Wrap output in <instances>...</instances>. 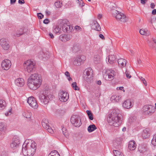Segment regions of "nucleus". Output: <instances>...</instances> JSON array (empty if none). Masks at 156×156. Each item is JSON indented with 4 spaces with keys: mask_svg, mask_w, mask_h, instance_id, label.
<instances>
[{
    "mask_svg": "<svg viewBox=\"0 0 156 156\" xmlns=\"http://www.w3.org/2000/svg\"><path fill=\"white\" fill-rule=\"evenodd\" d=\"M107 121L111 125L118 127L122 123V115L119 113L118 110H113L107 118Z\"/></svg>",
    "mask_w": 156,
    "mask_h": 156,
    "instance_id": "1",
    "label": "nucleus"
},
{
    "mask_svg": "<svg viewBox=\"0 0 156 156\" xmlns=\"http://www.w3.org/2000/svg\"><path fill=\"white\" fill-rule=\"evenodd\" d=\"M36 148V144L34 141L27 143L25 141L22 146V153L25 156H32L35 153Z\"/></svg>",
    "mask_w": 156,
    "mask_h": 156,
    "instance_id": "2",
    "label": "nucleus"
},
{
    "mask_svg": "<svg viewBox=\"0 0 156 156\" xmlns=\"http://www.w3.org/2000/svg\"><path fill=\"white\" fill-rule=\"evenodd\" d=\"M42 83L40 77L37 74L31 75L28 79L27 85L32 90H36L40 86Z\"/></svg>",
    "mask_w": 156,
    "mask_h": 156,
    "instance_id": "3",
    "label": "nucleus"
},
{
    "mask_svg": "<svg viewBox=\"0 0 156 156\" xmlns=\"http://www.w3.org/2000/svg\"><path fill=\"white\" fill-rule=\"evenodd\" d=\"M69 24V21L66 19H60L58 21V24L64 33H69L71 32L73 28Z\"/></svg>",
    "mask_w": 156,
    "mask_h": 156,
    "instance_id": "4",
    "label": "nucleus"
},
{
    "mask_svg": "<svg viewBox=\"0 0 156 156\" xmlns=\"http://www.w3.org/2000/svg\"><path fill=\"white\" fill-rule=\"evenodd\" d=\"M112 13L113 17L116 18L118 21L122 23L127 21V19L123 13L115 9L112 10Z\"/></svg>",
    "mask_w": 156,
    "mask_h": 156,
    "instance_id": "5",
    "label": "nucleus"
},
{
    "mask_svg": "<svg viewBox=\"0 0 156 156\" xmlns=\"http://www.w3.org/2000/svg\"><path fill=\"white\" fill-rule=\"evenodd\" d=\"M23 66L25 70L29 73L34 72L36 69L35 63L30 60L24 62Z\"/></svg>",
    "mask_w": 156,
    "mask_h": 156,
    "instance_id": "6",
    "label": "nucleus"
},
{
    "mask_svg": "<svg viewBox=\"0 0 156 156\" xmlns=\"http://www.w3.org/2000/svg\"><path fill=\"white\" fill-rule=\"evenodd\" d=\"M84 76L83 78L87 82H90L93 80V71L91 68H89L85 69L83 73Z\"/></svg>",
    "mask_w": 156,
    "mask_h": 156,
    "instance_id": "7",
    "label": "nucleus"
},
{
    "mask_svg": "<svg viewBox=\"0 0 156 156\" xmlns=\"http://www.w3.org/2000/svg\"><path fill=\"white\" fill-rule=\"evenodd\" d=\"M44 89L45 90L43 94H42L41 96L39 97V98L41 101L43 102L45 105H46L47 107L49 102V91L47 87H45Z\"/></svg>",
    "mask_w": 156,
    "mask_h": 156,
    "instance_id": "8",
    "label": "nucleus"
},
{
    "mask_svg": "<svg viewBox=\"0 0 156 156\" xmlns=\"http://www.w3.org/2000/svg\"><path fill=\"white\" fill-rule=\"evenodd\" d=\"M70 122L75 127H79L81 124L80 119L77 115H72L70 118Z\"/></svg>",
    "mask_w": 156,
    "mask_h": 156,
    "instance_id": "9",
    "label": "nucleus"
},
{
    "mask_svg": "<svg viewBox=\"0 0 156 156\" xmlns=\"http://www.w3.org/2000/svg\"><path fill=\"white\" fill-rule=\"evenodd\" d=\"M58 97L61 101L65 102L68 100L69 95L66 91L60 90L58 93Z\"/></svg>",
    "mask_w": 156,
    "mask_h": 156,
    "instance_id": "10",
    "label": "nucleus"
},
{
    "mask_svg": "<svg viewBox=\"0 0 156 156\" xmlns=\"http://www.w3.org/2000/svg\"><path fill=\"white\" fill-rule=\"evenodd\" d=\"M20 144V140L19 138L17 136H15L10 144V147L11 148L15 149L18 147Z\"/></svg>",
    "mask_w": 156,
    "mask_h": 156,
    "instance_id": "11",
    "label": "nucleus"
},
{
    "mask_svg": "<svg viewBox=\"0 0 156 156\" xmlns=\"http://www.w3.org/2000/svg\"><path fill=\"white\" fill-rule=\"evenodd\" d=\"M27 102L29 105L34 109L38 108V105L35 99L33 97H30L27 99Z\"/></svg>",
    "mask_w": 156,
    "mask_h": 156,
    "instance_id": "12",
    "label": "nucleus"
},
{
    "mask_svg": "<svg viewBox=\"0 0 156 156\" xmlns=\"http://www.w3.org/2000/svg\"><path fill=\"white\" fill-rule=\"evenodd\" d=\"M143 111L145 115H149L151 113L154 112V108L151 105H144L143 108Z\"/></svg>",
    "mask_w": 156,
    "mask_h": 156,
    "instance_id": "13",
    "label": "nucleus"
},
{
    "mask_svg": "<svg viewBox=\"0 0 156 156\" xmlns=\"http://www.w3.org/2000/svg\"><path fill=\"white\" fill-rule=\"evenodd\" d=\"M86 59L84 55L79 56L75 58L73 61V64L76 66H80Z\"/></svg>",
    "mask_w": 156,
    "mask_h": 156,
    "instance_id": "14",
    "label": "nucleus"
},
{
    "mask_svg": "<svg viewBox=\"0 0 156 156\" xmlns=\"http://www.w3.org/2000/svg\"><path fill=\"white\" fill-rule=\"evenodd\" d=\"M11 63L10 60L6 59L3 60L2 62L1 66L3 69L8 70L10 68Z\"/></svg>",
    "mask_w": 156,
    "mask_h": 156,
    "instance_id": "15",
    "label": "nucleus"
},
{
    "mask_svg": "<svg viewBox=\"0 0 156 156\" xmlns=\"http://www.w3.org/2000/svg\"><path fill=\"white\" fill-rule=\"evenodd\" d=\"M0 44L5 50H7L9 48V45L5 38H2L0 40Z\"/></svg>",
    "mask_w": 156,
    "mask_h": 156,
    "instance_id": "16",
    "label": "nucleus"
},
{
    "mask_svg": "<svg viewBox=\"0 0 156 156\" xmlns=\"http://www.w3.org/2000/svg\"><path fill=\"white\" fill-rule=\"evenodd\" d=\"M107 74V75H106V76H107L108 78V80H112L115 75V71L111 69H109L108 70L106 73Z\"/></svg>",
    "mask_w": 156,
    "mask_h": 156,
    "instance_id": "17",
    "label": "nucleus"
},
{
    "mask_svg": "<svg viewBox=\"0 0 156 156\" xmlns=\"http://www.w3.org/2000/svg\"><path fill=\"white\" fill-rule=\"evenodd\" d=\"M133 105V104L129 99H127L123 104V107L127 109L131 108Z\"/></svg>",
    "mask_w": 156,
    "mask_h": 156,
    "instance_id": "18",
    "label": "nucleus"
},
{
    "mask_svg": "<svg viewBox=\"0 0 156 156\" xmlns=\"http://www.w3.org/2000/svg\"><path fill=\"white\" fill-rule=\"evenodd\" d=\"M151 134L150 130L149 128H146L144 129L142 133V137L144 139L148 138Z\"/></svg>",
    "mask_w": 156,
    "mask_h": 156,
    "instance_id": "19",
    "label": "nucleus"
},
{
    "mask_svg": "<svg viewBox=\"0 0 156 156\" xmlns=\"http://www.w3.org/2000/svg\"><path fill=\"white\" fill-rule=\"evenodd\" d=\"M91 28L97 31H100L101 30L100 26L97 21H94L91 26Z\"/></svg>",
    "mask_w": 156,
    "mask_h": 156,
    "instance_id": "20",
    "label": "nucleus"
},
{
    "mask_svg": "<svg viewBox=\"0 0 156 156\" xmlns=\"http://www.w3.org/2000/svg\"><path fill=\"white\" fill-rule=\"evenodd\" d=\"M138 149L140 153L143 154L147 151V147L146 144H141L138 147Z\"/></svg>",
    "mask_w": 156,
    "mask_h": 156,
    "instance_id": "21",
    "label": "nucleus"
},
{
    "mask_svg": "<svg viewBox=\"0 0 156 156\" xmlns=\"http://www.w3.org/2000/svg\"><path fill=\"white\" fill-rule=\"evenodd\" d=\"M15 83L17 86L21 87L24 84V80L21 78H17L15 80Z\"/></svg>",
    "mask_w": 156,
    "mask_h": 156,
    "instance_id": "22",
    "label": "nucleus"
},
{
    "mask_svg": "<svg viewBox=\"0 0 156 156\" xmlns=\"http://www.w3.org/2000/svg\"><path fill=\"white\" fill-rule=\"evenodd\" d=\"M136 147V144L134 140L129 141L128 144V148L131 151L134 150Z\"/></svg>",
    "mask_w": 156,
    "mask_h": 156,
    "instance_id": "23",
    "label": "nucleus"
},
{
    "mask_svg": "<svg viewBox=\"0 0 156 156\" xmlns=\"http://www.w3.org/2000/svg\"><path fill=\"white\" fill-rule=\"evenodd\" d=\"M42 125L43 127L45 129H46L48 132H49V124L48 119H43Z\"/></svg>",
    "mask_w": 156,
    "mask_h": 156,
    "instance_id": "24",
    "label": "nucleus"
},
{
    "mask_svg": "<svg viewBox=\"0 0 156 156\" xmlns=\"http://www.w3.org/2000/svg\"><path fill=\"white\" fill-rule=\"evenodd\" d=\"M126 60L123 58L119 59L118 60L119 66L122 68L126 66Z\"/></svg>",
    "mask_w": 156,
    "mask_h": 156,
    "instance_id": "25",
    "label": "nucleus"
},
{
    "mask_svg": "<svg viewBox=\"0 0 156 156\" xmlns=\"http://www.w3.org/2000/svg\"><path fill=\"white\" fill-rule=\"evenodd\" d=\"M121 142L116 140L113 142L114 147L116 149L120 150L122 148Z\"/></svg>",
    "mask_w": 156,
    "mask_h": 156,
    "instance_id": "26",
    "label": "nucleus"
},
{
    "mask_svg": "<svg viewBox=\"0 0 156 156\" xmlns=\"http://www.w3.org/2000/svg\"><path fill=\"white\" fill-rule=\"evenodd\" d=\"M115 56L114 55H109L108 58H106V61L109 62L110 64H112L114 62V61L115 59Z\"/></svg>",
    "mask_w": 156,
    "mask_h": 156,
    "instance_id": "27",
    "label": "nucleus"
},
{
    "mask_svg": "<svg viewBox=\"0 0 156 156\" xmlns=\"http://www.w3.org/2000/svg\"><path fill=\"white\" fill-rule=\"evenodd\" d=\"M59 39L62 41L65 42L70 39L69 37L65 34L61 35L59 36Z\"/></svg>",
    "mask_w": 156,
    "mask_h": 156,
    "instance_id": "28",
    "label": "nucleus"
},
{
    "mask_svg": "<svg viewBox=\"0 0 156 156\" xmlns=\"http://www.w3.org/2000/svg\"><path fill=\"white\" fill-rule=\"evenodd\" d=\"M25 29L24 27L23 26L21 27L20 28L19 30L16 33V34H14V36H17L19 37L20 36L22 35L24 33V32L23 31L24 29Z\"/></svg>",
    "mask_w": 156,
    "mask_h": 156,
    "instance_id": "29",
    "label": "nucleus"
},
{
    "mask_svg": "<svg viewBox=\"0 0 156 156\" xmlns=\"http://www.w3.org/2000/svg\"><path fill=\"white\" fill-rule=\"evenodd\" d=\"M121 98L120 95H114L111 98V100L112 101H114L116 102H118L120 100Z\"/></svg>",
    "mask_w": 156,
    "mask_h": 156,
    "instance_id": "30",
    "label": "nucleus"
},
{
    "mask_svg": "<svg viewBox=\"0 0 156 156\" xmlns=\"http://www.w3.org/2000/svg\"><path fill=\"white\" fill-rule=\"evenodd\" d=\"M97 129V127L94 124L90 125L87 128V130L89 133Z\"/></svg>",
    "mask_w": 156,
    "mask_h": 156,
    "instance_id": "31",
    "label": "nucleus"
},
{
    "mask_svg": "<svg viewBox=\"0 0 156 156\" xmlns=\"http://www.w3.org/2000/svg\"><path fill=\"white\" fill-rule=\"evenodd\" d=\"M5 106V102L3 100L0 99V110L4 109Z\"/></svg>",
    "mask_w": 156,
    "mask_h": 156,
    "instance_id": "32",
    "label": "nucleus"
},
{
    "mask_svg": "<svg viewBox=\"0 0 156 156\" xmlns=\"http://www.w3.org/2000/svg\"><path fill=\"white\" fill-rule=\"evenodd\" d=\"M6 126L5 123L2 122H0V131H3L5 130Z\"/></svg>",
    "mask_w": 156,
    "mask_h": 156,
    "instance_id": "33",
    "label": "nucleus"
},
{
    "mask_svg": "<svg viewBox=\"0 0 156 156\" xmlns=\"http://www.w3.org/2000/svg\"><path fill=\"white\" fill-rule=\"evenodd\" d=\"M62 29L61 28H60V27H59V25L57 24V25L56 26L55 28L54 29L55 32L56 33H58L59 34H61L62 33Z\"/></svg>",
    "mask_w": 156,
    "mask_h": 156,
    "instance_id": "34",
    "label": "nucleus"
},
{
    "mask_svg": "<svg viewBox=\"0 0 156 156\" xmlns=\"http://www.w3.org/2000/svg\"><path fill=\"white\" fill-rule=\"evenodd\" d=\"M22 115L24 117L27 118H29L31 117V113L30 112H24L23 113Z\"/></svg>",
    "mask_w": 156,
    "mask_h": 156,
    "instance_id": "35",
    "label": "nucleus"
},
{
    "mask_svg": "<svg viewBox=\"0 0 156 156\" xmlns=\"http://www.w3.org/2000/svg\"><path fill=\"white\" fill-rule=\"evenodd\" d=\"M87 113L88 116L90 120H93L94 118L92 113L90 111L87 110L86 111Z\"/></svg>",
    "mask_w": 156,
    "mask_h": 156,
    "instance_id": "36",
    "label": "nucleus"
},
{
    "mask_svg": "<svg viewBox=\"0 0 156 156\" xmlns=\"http://www.w3.org/2000/svg\"><path fill=\"white\" fill-rule=\"evenodd\" d=\"M139 32L141 35L146 36L149 35V34L147 33V30H146L144 29H140Z\"/></svg>",
    "mask_w": 156,
    "mask_h": 156,
    "instance_id": "37",
    "label": "nucleus"
},
{
    "mask_svg": "<svg viewBox=\"0 0 156 156\" xmlns=\"http://www.w3.org/2000/svg\"><path fill=\"white\" fill-rule=\"evenodd\" d=\"M54 5L57 8H61L62 6V3L59 1H57L54 3Z\"/></svg>",
    "mask_w": 156,
    "mask_h": 156,
    "instance_id": "38",
    "label": "nucleus"
},
{
    "mask_svg": "<svg viewBox=\"0 0 156 156\" xmlns=\"http://www.w3.org/2000/svg\"><path fill=\"white\" fill-rule=\"evenodd\" d=\"M49 155H53V156H60L59 154L56 150H53L51 151Z\"/></svg>",
    "mask_w": 156,
    "mask_h": 156,
    "instance_id": "39",
    "label": "nucleus"
},
{
    "mask_svg": "<svg viewBox=\"0 0 156 156\" xmlns=\"http://www.w3.org/2000/svg\"><path fill=\"white\" fill-rule=\"evenodd\" d=\"M130 71L129 70H128L127 69H126L125 74L127 78L130 79L131 77V76L130 74Z\"/></svg>",
    "mask_w": 156,
    "mask_h": 156,
    "instance_id": "40",
    "label": "nucleus"
},
{
    "mask_svg": "<svg viewBox=\"0 0 156 156\" xmlns=\"http://www.w3.org/2000/svg\"><path fill=\"white\" fill-rule=\"evenodd\" d=\"M72 86L73 88L75 90H79V88L77 86L76 83V82H74L72 83Z\"/></svg>",
    "mask_w": 156,
    "mask_h": 156,
    "instance_id": "41",
    "label": "nucleus"
},
{
    "mask_svg": "<svg viewBox=\"0 0 156 156\" xmlns=\"http://www.w3.org/2000/svg\"><path fill=\"white\" fill-rule=\"evenodd\" d=\"M101 58L99 55H95L94 60L95 62H96L97 63H99L100 62Z\"/></svg>",
    "mask_w": 156,
    "mask_h": 156,
    "instance_id": "42",
    "label": "nucleus"
},
{
    "mask_svg": "<svg viewBox=\"0 0 156 156\" xmlns=\"http://www.w3.org/2000/svg\"><path fill=\"white\" fill-rule=\"evenodd\" d=\"M151 144L154 146H156V134L154 136L151 141Z\"/></svg>",
    "mask_w": 156,
    "mask_h": 156,
    "instance_id": "43",
    "label": "nucleus"
},
{
    "mask_svg": "<svg viewBox=\"0 0 156 156\" xmlns=\"http://www.w3.org/2000/svg\"><path fill=\"white\" fill-rule=\"evenodd\" d=\"M113 152L115 156H120L121 153L120 151L118 150H113Z\"/></svg>",
    "mask_w": 156,
    "mask_h": 156,
    "instance_id": "44",
    "label": "nucleus"
},
{
    "mask_svg": "<svg viewBox=\"0 0 156 156\" xmlns=\"http://www.w3.org/2000/svg\"><path fill=\"white\" fill-rule=\"evenodd\" d=\"M62 131L64 135V136L66 138H68L69 135H68V133H67V132L64 131H66V130L65 129V128H64V127H63L62 129Z\"/></svg>",
    "mask_w": 156,
    "mask_h": 156,
    "instance_id": "45",
    "label": "nucleus"
},
{
    "mask_svg": "<svg viewBox=\"0 0 156 156\" xmlns=\"http://www.w3.org/2000/svg\"><path fill=\"white\" fill-rule=\"evenodd\" d=\"M80 49V47L78 46H77V45H74L73 47V50L74 51V52H77Z\"/></svg>",
    "mask_w": 156,
    "mask_h": 156,
    "instance_id": "46",
    "label": "nucleus"
},
{
    "mask_svg": "<svg viewBox=\"0 0 156 156\" xmlns=\"http://www.w3.org/2000/svg\"><path fill=\"white\" fill-rule=\"evenodd\" d=\"M37 16L38 19H41L44 17V15L41 13H37Z\"/></svg>",
    "mask_w": 156,
    "mask_h": 156,
    "instance_id": "47",
    "label": "nucleus"
},
{
    "mask_svg": "<svg viewBox=\"0 0 156 156\" xmlns=\"http://www.w3.org/2000/svg\"><path fill=\"white\" fill-rule=\"evenodd\" d=\"M43 23L45 24H48L49 23V19H46L43 20Z\"/></svg>",
    "mask_w": 156,
    "mask_h": 156,
    "instance_id": "48",
    "label": "nucleus"
},
{
    "mask_svg": "<svg viewBox=\"0 0 156 156\" xmlns=\"http://www.w3.org/2000/svg\"><path fill=\"white\" fill-rule=\"evenodd\" d=\"M55 98V96L53 95L49 94V100H52Z\"/></svg>",
    "mask_w": 156,
    "mask_h": 156,
    "instance_id": "49",
    "label": "nucleus"
},
{
    "mask_svg": "<svg viewBox=\"0 0 156 156\" xmlns=\"http://www.w3.org/2000/svg\"><path fill=\"white\" fill-rule=\"evenodd\" d=\"M75 29L77 30H80L81 29V28L80 26H76L75 27Z\"/></svg>",
    "mask_w": 156,
    "mask_h": 156,
    "instance_id": "50",
    "label": "nucleus"
},
{
    "mask_svg": "<svg viewBox=\"0 0 156 156\" xmlns=\"http://www.w3.org/2000/svg\"><path fill=\"white\" fill-rule=\"evenodd\" d=\"M54 132V130L49 126V133L53 134Z\"/></svg>",
    "mask_w": 156,
    "mask_h": 156,
    "instance_id": "51",
    "label": "nucleus"
},
{
    "mask_svg": "<svg viewBox=\"0 0 156 156\" xmlns=\"http://www.w3.org/2000/svg\"><path fill=\"white\" fill-rule=\"evenodd\" d=\"M99 37L101 38V39H102L103 40H105V37L104 35L101 34H100L99 35Z\"/></svg>",
    "mask_w": 156,
    "mask_h": 156,
    "instance_id": "52",
    "label": "nucleus"
},
{
    "mask_svg": "<svg viewBox=\"0 0 156 156\" xmlns=\"http://www.w3.org/2000/svg\"><path fill=\"white\" fill-rule=\"evenodd\" d=\"M18 3L19 4H22L25 3V2L24 0H19Z\"/></svg>",
    "mask_w": 156,
    "mask_h": 156,
    "instance_id": "53",
    "label": "nucleus"
},
{
    "mask_svg": "<svg viewBox=\"0 0 156 156\" xmlns=\"http://www.w3.org/2000/svg\"><path fill=\"white\" fill-rule=\"evenodd\" d=\"M155 6V5L154 3H151V7L152 9H154Z\"/></svg>",
    "mask_w": 156,
    "mask_h": 156,
    "instance_id": "54",
    "label": "nucleus"
},
{
    "mask_svg": "<svg viewBox=\"0 0 156 156\" xmlns=\"http://www.w3.org/2000/svg\"><path fill=\"white\" fill-rule=\"evenodd\" d=\"M142 4H145L146 2L147 1V0H140Z\"/></svg>",
    "mask_w": 156,
    "mask_h": 156,
    "instance_id": "55",
    "label": "nucleus"
},
{
    "mask_svg": "<svg viewBox=\"0 0 156 156\" xmlns=\"http://www.w3.org/2000/svg\"><path fill=\"white\" fill-rule=\"evenodd\" d=\"M124 87H117V90H122L123 89Z\"/></svg>",
    "mask_w": 156,
    "mask_h": 156,
    "instance_id": "56",
    "label": "nucleus"
},
{
    "mask_svg": "<svg viewBox=\"0 0 156 156\" xmlns=\"http://www.w3.org/2000/svg\"><path fill=\"white\" fill-rule=\"evenodd\" d=\"M152 14L154 15L156 14V9H154L152 10Z\"/></svg>",
    "mask_w": 156,
    "mask_h": 156,
    "instance_id": "57",
    "label": "nucleus"
},
{
    "mask_svg": "<svg viewBox=\"0 0 156 156\" xmlns=\"http://www.w3.org/2000/svg\"><path fill=\"white\" fill-rule=\"evenodd\" d=\"M16 0H10L11 4H13L16 2Z\"/></svg>",
    "mask_w": 156,
    "mask_h": 156,
    "instance_id": "58",
    "label": "nucleus"
},
{
    "mask_svg": "<svg viewBox=\"0 0 156 156\" xmlns=\"http://www.w3.org/2000/svg\"><path fill=\"white\" fill-rule=\"evenodd\" d=\"M65 75L67 77L70 76L69 73L68 71H66L65 72Z\"/></svg>",
    "mask_w": 156,
    "mask_h": 156,
    "instance_id": "59",
    "label": "nucleus"
},
{
    "mask_svg": "<svg viewBox=\"0 0 156 156\" xmlns=\"http://www.w3.org/2000/svg\"><path fill=\"white\" fill-rule=\"evenodd\" d=\"M49 36L51 37V38H53L54 37V36H53V34L51 33H49Z\"/></svg>",
    "mask_w": 156,
    "mask_h": 156,
    "instance_id": "60",
    "label": "nucleus"
},
{
    "mask_svg": "<svg viewBox=\"0 0 156 156\" xmlns=\"http://www.w3.org/2000/svg\"><path fill=\"white\" fill-rule=\"evenodd\" d=\"M97 83L98 85H100L101 83V81L100 80H98L97 81Z\"/></svg>",
    "mask_w": 156,
    "mask_h": 156,
    "instance_id": "61",
    "label": "nucleus"
},
{
    "mask_svg": "<svg viewBox=\"0 0 156 156\" xmlns=\"http://www.w3.org/2000/svg\"><path fill=\"white\" fill-rule=\"evenodd\" d=\"M102 15L101 14H99L98 16V19H100L102 17Z\"/></svg>",
    "mask_w": 156,
    "mask_h": 156,
    "instance_id": "62",
    "label": "nucleus"
},
{
    "mask_svg": "<svg viewBox=\"0 0 156 156\" xmlns=\"http://www.w3.org/2000/svg\"><path fill=\"white\" fill-rule=\"evenodd\" d=\"M143 83L144 84V85L145 86H146L147 85V83L146 81L145 80H144V81H143Z\"/></svg>",
    "mask_w": 156,
    "mask_h": 156,
    "instance_id": "63",
    "label": "nucleus"
},
{
    "mask_svg": "<svg viewBox=\"0 0 156 156\" xmlns=\"http://www.w3.org/2000/svg\"><path fill=\"white\" fill-rule=\"evenodd\" d=\"M67 77L69 81H70L71 80H72V79L71 78L70 76Z\"/></svg>",
    "mask_w": 156,
    "mask_h": 156,
    "instance_id": "64",
    "label": "nucleus"
}]
</instances>
